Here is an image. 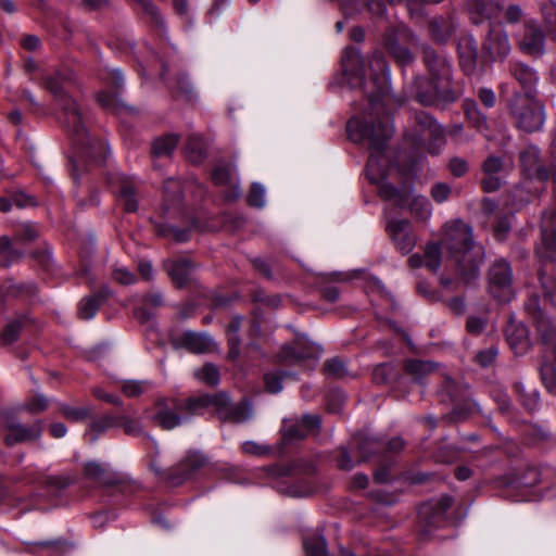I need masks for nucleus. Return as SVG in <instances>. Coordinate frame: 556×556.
<instances>
[{
    "label": "nucleus",
    "mask_w": 556,
    "mask_h": 556,
    "mask_svg": "<svg viewBox=\"0 0 556 556\" xmlns=\"http://www.w3.org/2000/svg\"><path fill=\"white\" fill-rule=\"evenodd\" d=\"M167 274L172 281L178 287H185L191 279L192 263L187 258L168 261L165 263Z\"/></svg>",
    "instance_id": "obj_25"
},
{
    "label": "nucleus",
    "mask_w": 556,
    "mask_h": 556,
    "mask_svg": "<svg viewBox=\"0 0 556 556\" xmlns=\"http://www.w3.org/2000/svg\"><path fill=\"white\" fill-rule=\"evenodd\" d=\"M241 326V318L239 316H235L229 325L227 326V337H228V345H229V357L231 359H236L240 355V339L238 332Z\"/></svg>",
    "instance_id": "obj_33"
},
{
    "label": "nucleus",
    "mask_w": 556,
    "mask_h": 556,
    "mask_svg": "<svg viewBox=\"0 0 556 556\" xmlns=\"http://www.w3.org/2000/svg\"><path fill=\"white\" fill-rule=\"evenodd\" d=\"M204 463L205 458L202 455L198 453H190L180 460L175 468L162 471L154 466L153 468L163 480H166L172 485H178L190 478L194 471L204 465Z\"/></svg>",
    "instance_id": "obj_8"
},
{
    "label": "nucleus",
    "mask_w": 556,
    "mask_h": 556,
    "mask_svg": "<svg viewBox=\"0 0 556 556\" xmlns=\"http://www.w3.org/2000/svg\"><path fill=\"white\" fill-rule=\"evenodd\" d=\"M301 422L303 429L306 430V435H309L318 433L321 420L318 415H304Z\"/></svg>",
    "instance_id": "obj_53"
},
{
    "label": "nucleus",
    "mask_w": 556,
    "mask_h": 556,
    "mask_svg": "<svg viewBox=\"0 0 556 556\" xmlns=\"http://www.w3.org/2000/svg\"><path fill=\"white\" fill-rule=\"evenodd\" d=\"M325 370L334 376H342L344 374L345 366L342 361L332 358L325 363Z\"/></svg>",
    "instance_id": "obj_61"
},
{
    "label": "nucleus",
    "mask_w": 556,
    "mask_h": 556,
    "mask_svg": "<svg viewBox=\"0 0 556 556\" xmlns=\"http://www.w3.org/2000/svg\"><path fill=\"white\" fill-rule=\"evenodd\" d=\"M520 162L523 173L531 179L546 181L548 179V170L540 165L539 149L528 147L520 153Z\"/></svg>",
    "instance_id": "obj_19"
},
{
    "label": "nucleus",
    "mask_w": 556,
    "mask_h": 556,
    "mask_svg": "<svg viewBox=\"0 0 556 556\" xmlns=\"http://www.w3.org/2000/svg\"><path fill=\"white\" fill-rule=\"evenodd\" d=\"M92 393L97 399H100L116 406L122 405V400L117 395L106 393L99 387L93 388Z\"/></svg>",
    "instance_id": "obj_62"
},
{
    "label": "nucleus",
    "mask_w": 556,
    "mask_h": 556,
    "mask_svg": "<svg viewBox=\"0 0 556 556\" xmlns=\"http://www.w3.org/2000/svg\"><path fill=\"white\" fill-rule=\"evenodd\" d=\"M408 37L413 39L408 29L404 26L389 29L384 34L383 43L388 51L395 58L399 66H408L413 61L410 51L400 45V41H404Z\"/></svg>",
    "instance_id": "obj_12"
},
{
    "label": "nucleus",
    "mask_w": 556,
    "mask_h": 556,
    "mask_svg": "<svg viewBox=\"0 0 556 556\" xmlns=\"http://www.w3.org/2000/svg\"><path fill=\"white\" fill-rule=\"evenodd\" d=\"M528 314L533 318L538 326V330L542 333L543 343L546 346L541 364V378L546 389L556 394V346L552 342L548 332L549 321L545 319L540 306L538 298H531L526 304Z\"/></svg>",
    "instance_id": "obj_3"
},
{
    "label": "nucleus",
    "mask_w": 556,
    "mask_h": 556,
    "mask_svg": "<svg viewBox=\"0 0 556 556\" xmlns=\"http://www.w3.org/2000/svg\"><path fill=\"white\" fill-rule=\"evenodd\" d=\"M117 425L129 435H139L142 433V425L129 416L121 415L117 417Z\"/></svg>",
    "instance_id": "obj_46"
},
{
    "label": "nucleus",
    "mask_w": 556,
    "mask_h": 556,
    "mask_svg": "<svg viewBox=\"0 0 556 556\" xmlns=\"http://www.w3.org/2000/svg\"><path fill=\"white\" fill-rule=\"evenodd\" d=\"M544 34L535 23H527L523 33L519 35L518 43L522 52L540 56L544 52Z\"/></svg>",
    "instance_id": "obj_15"
},
{
    "label": "nucleus",
    "mask_w": 556,
    "mask_h": 556,
    "mask_svg": "<svg viewBox=\"0 0 556 556\" xmlns=\"http://www.w3.org/2000/svg\"><path fill=\"white\" fill-rule=\"evenodd\" d=\"M177 135L168 134L156 138L152 143V153L155 156H169L178 144Z\"/></svg>",
    "instance_id": "obj_34"
},
{
    "label": "nucleus",
    "mask_w": 556,
    "mask_h": 556,
    "mask_svg": "<svg viewBox=\"0 0 556 556\" xmlns=\"http://www.w3.org/2000/svg\"><path fill=\"white\" fill-rule=\"evenodd\" d=\"M225 403V393L208 394L201 393L198 395L190 396L186 400H181V406L187 420L192 416L204 414L208 409H214L218 415V409Z\"/></svg>",
    "instance_id": "obj_11"
},
{
    "label": "nucleus",
    "mask_w": 556,
    "mask_h": 556,
    "mask_svg": "<svg viewBox=\"0 0 556 556\" xmlns=\"http://www.w3.org/2000/svg\"><path fill=\"white\" fill-rule=\"evenodd\" d=\"M391 374V368L387 365H379L374 369L372 379L377 383H384L388 381Z\"/></svg>",
    "instance_id": "obj_63"
},
{
    "label": "nucleus",
    "mask_w": 556,
    "mask_h": 556,
    "mask_svg": "<svg viewBox=\"0 0 556 556\" xmlns=\"http://www.w3.org/2000/svg\"><path fill=\"white\" fill-rule=\"evenodd\" d=\"M12 201L13 204H15L20 208L29 205H35V200L31 197L24 194L23 192H16L12 194Z\"/></svg>",
    "instance_id": "obj_64"
},
{
    "label": "nucleus",
    "mask_w": 556,
    "mask_h": 556,
    "mask_svg": "<svg viewBox=\"0 0 556 556\" xmlns=\"http://www.w3.org/2000/svg\"><path fill=\"white\" fill-rule=\"evenodd\" d=\"M20 45L27 51H37L41 47V40L36 35H24L20 40Z\"/></svg>",
    "instance_id": "obj_60"
},
{
    "label": "nucleus",
    "mask_w": 556,
    "mask_h": 556,
    "mask_svg": "<svg viewBox=\"0 0 556 556\" xmlns=\"http://www.w3.org/2000/svg\"><path fill=\"white\" fill-rule=\"evenodd\" d=\"M425 266L432 271H437L441 264V249L435 243H428L424 256Z\"/></svg>",
    "instance_id": "obj_41"
},
{
    "label": "nucleus",
    "mask_w": 556,
    "mask_h": 556,
    "mask_svg": "<svg viewBox=\"0 0 556 556\" xmlns=\"http://www.w3.org/2000/svg\"><path fill=\"white\" fill-rule=\"evenodd\" d=\"M164 210L169 211L170 207H179L182 202L181 182L176 179H168L164 182Z\"/></svg>",
    "instance_id": "obj_29"
},
{
    "label": "nucleus",
    "mask_w": 556,
    "mask_h": 556,
    "mask_svg": "<svg viewBox=\"0 0 556 556\" xmlns=\"http://www.w3.org/2000/svg\"><path fill=\"white\" fill-rule=\"evenodd\" d=\"M85 477L104 486H112L122 481V477L106 465L88 462L84 468Z\"/></svg>",
    "instance_id": "obj_20"
},
{
    "label": "nucleus",
    "mask_w": 556,
    "mask_h": 556,
    "mask_svg": "<svg viewBox=\"0 0 556 556\" xmlns=\"http://www.w3.org/2000/svg\"><path fill=\"white\" fill-rule=\"evenodd\" d=\"M185 153L192 163H200L206 155V146L201 135L191 134L187 138Z\"/></svg>",
    "instance_id": "obj_30"
},
{
    "label": "nucleus",
    "mask_w": 556,
    "mask_h": 556,
    "mask_svg": "<svg viewBox=\"0 0 556 556\" xmlns=\"http://www.w3.org/2000/svg\"><path fill=\"white\" fill-rule=\"evenodd\" d=\"M5 429L8 434L4 437V443L8 446H13L18 443L38 440L42 433L41 424L35 422L31 426L22 424H9Z\"/></svg>",
    "instance_id": "obj_17"
},
{
    "label": "nucleus",
    "mask_w": 556,
    "mask_h": 556,
    "mask_svg": "<svg viewBox=\"0 0 556 556\" xmlns=\"http://www.w3.org/2000/svg\"><path fill=\"white\" fill-rule=\"evenodd\" d=\"M22 329V320L15 319L8 323L1 333V343L3 345H10L15 342L18 338Z\"/></svg>",
    "instance_id": "obj_42"
},
{
    "label": "nucleus",
    "mask_w": 556,
    "mask_h": 556,
    "mask_svg": "<svg viewBox=\"0 0 556 556\" xmlns=\"http://www.w3.org/2000/svg\"><path fill=\"white\" fill-rule=\"evenodd\" d=\"M448 169L455 177H462L468 172V163L466 160L455 156L450 160Z\"/></svg>",
    "instance_id": "obj_54"
},
{
    "label": "nucleus",
    "mask_w": 556,
    "mask_h": 556,
    "mask_svg": "<svg viewBox=\"0 0 556 556\" xmlns=\"http://www.w3.org/2000/svg\"><path fill=\"white\" fill-rule=\"evenodd\" d=\"M442 247L465 282L478 277L479 267L483 262V251L482 248L475 247L472 230L467 224L460 220L446 224Z\"/></svg>",
    "instance_id": "obj_2"
},
{
    "label": "nucleus",
    "mask_w": 556,
    "mask_h": 556,
    "mask_svg": "<svg viewBox=\"0 0 556 556\" xmlns=\"http://www.w3.org/2000/svg\"><path fill=\"white\" fill-rule=\"evenodd\" d=\"M466 7L473 23H480L498 13L500 0H466Z\"/></svg>",
    "instance_id": "obj_22"
},
{
    "label": "nucleus",
    "mask_w": 556,
    "mask_h": 556,
    "mask_svg": "<svg viewBox=\"0 0 556 556\" xmlns=\"http://www.w3.org/2000/svg\"><path fill=\"white\" fill-rule=\"evenodd\" d=\"M511 328L507 329V340L511 346L513 350H515L516 353L523 352L528 346V340L526 337V330L523 328L517 329L518 336L516 338L513 337L510 333Z\"/></svg>",
    "instance_id": "obj_50"
},
{
    "label": "nucleus",
    "mask_w": 556,
    "mask_h": 556,
    "mask_svg": "<svg viewBox=\"0 0 556 556\" xmlns=\"http://www.w3.org/2000/svg\"><path fill=\"white\" fill-rule=\"evenodd\" d=\"M515 78L520 84L525 94H531L532 87L536 83L534 72H515Z\"/></svg>",
    "instance_id": "obj_52"
},
{
    "label": "nucleus",
    "mask_w": 556,
    "mask_h": 556,
    "mask_svg": "<svg viewBox=\"0 0 556 556\" xmlns=\"http://www.w3.org/2000/svg\"><path fill=\"white\" fill-rule=\"evenodd\" d=\"M541 232L543 245L538 253L541 257L552 260L556 254V211L543 215Z\"/></svg>",
    "instance_id": "obj_16"
},
{
    "label": "nucleus",
    "mask_w": 556,
    "mask_h": 556,
    "mask_svg": "<svg viewBox=\"0 0 556 556\" xmlns=\"http://www.w3.org/2000/svg\"><path fill=\"white\" fill-rule=\"evenodd\" d=\"M405 370L415 380H420L424 376L434 370V365L430 362L419 359H410L405 363Z\"/></svg>",
    "instance_id": "obj_36"
},
{
    "label": "nucleus",
    "mask_w": 556,
    "mask_h": 556,
    "mask_svg": "<svg viewBox=\"0 0 556 556\" xmlns=\"http://www.w3.org/2000/svg\"><path fill=\"white\" fill-rule=\"evenodd\" d=\"M301 342H296L294 346L286 348V352L288 355L292 356L293 358L298 361H302L305 358H313L316 357L318 354V350L314 346L306 348L305 350H301Z\"/></svg>",
    "instance_id": "obj_47"
},
{
    "label": "nucleus",
    "mask_w": 556,
    "mask_h": 556,
    "mask_svg": "<svg viewBox=\"0 0 556 556\" xmlns=\"http://www.w3.org/2000/svg\"><path fill=\"white\" fill-rule=\"evenodd\" d=\"M417 89L416 97L424 104H432L437 100L453 99L448 85L441 86L438 75L430 72L427 75L416 78Z\"/></svg>",
    "instance_id": "obj_7"
},
{
    "label": "nucleus",
    "mask_w": 556,
    "mask_h": 556,
    "mask_svg": "<svg viewBox=\"0 0 556 556\" xmlns=\"http://www.w3.org/2000/svg\"><path fill=\"white\" fill-rule=\"evenodd\" d=\"M38 237L35 225L25 223L15 232L14 240L18 242H30Z\"/></svg>",
    "instance_id": "obj_48"
},
{
    "label": "nucleus",
    "mask_w": 556,
    "mask_h": 556,
    "mask_svg": "<svg viewBox=\"0 0 556 556\" xmlns=\"http://www.w3.org/2000/svg\"><path fill=\"white\" fill-rule=\"evenodd\" d=\"M194 377L210 386H216L219 382V370L213 364H205L194 371Z\"/></svg>",
    "instance_id": "obj_39"
},
{
    "label": "nucleus",
    "mask_w": 556,
    "mask_h": 556,
    "mask_svg": "<svg viewBox=\"0 0 556 556\" xmlns=\"http://www.w3.org/2000/svg\"><path fill=\"white\" fill-rule=\"evenodd\" d=\"M252 416V408L249 404L230 405L227 394H225V403L218 409V417L223 420L232 422H244Z\"/></svg>",
    "instance_id": "obj_27"
},
{
    "label": "nucleus",
    "mask_w": 556,
    "mask_h": 556,
    "mask_svg": "<svg viewBox=\"0 0 556 556\" xmlns=\"http://www.w3.org/2000/svg\"><path fill=\"white\" fill-rule=\"evenodd\" d=\"M251 206L263 207L265 204V189L261 184L254 182L248 197Z\"/></svg>",
    "instance_id": "obj_51"
},
{
    "label": "nucleus",
    "mask_w": 556,
    "mask_h": 556,
    "mask_svg": "<svg viewBox=\"0 0 556 556\" xmlns=\"http://www.w3.org/2000/svg\"><path fill=\"white\" fill-rule=\"evenodd\" d=\"M540 280L545 298L556 305V278L540 273Z\"/></svg>",
    "instance_id": "obj_49"
},
{
    "label": "nucleus",
    "mask_w": 556,
    "mask_h": 556,
    "mask_svg": "<svg viewBox=\"0 0 556 556\" xmlns=\"http://www.w3.org/2000/svg\"><path fill=\"white\" fill-rule=\"evenodd\" d=\"M151 387L147 380H124L122 392L128 397H136L147 392Z\"/></svg>",
    "instance_id": "obj_40"
},
{
    "label": "nucleus",
    "mask_w": 556,
    "mask_h": 556,
    "mask_svg": "<svg viewBox=\"0 0 556 556\" xmlns=\"http://www.w3.org/2000/svg\"><path fill=\"white\" fill-rule=\"evenodd\" d=\"M503 170V162L500 157L491 155L482 163L484 177L481 186L485 192H493L501 188L502 180L500 174Z\"/></svg>",
    "instance_id": "obj_21"
},
{
    "label": "nucleus",
    "mask_w": 556,
    "mask_h": 556,
    "mask_svg": "<svg viewBox=\"0 0 556 556\" xmlns=\"http://www.w3.org/2000/svg\"><path fill=\"white\" fill-rule=\"evenodd\" d=\"M489 280L493 296L500 301L509 300L513 275L511 268L506 261L500 260L491 266Z\"/></svg>",
    "instance_id": "obj_10"
},
{
    "label": "nucleus",
    "mask_w": 556,
    "mask_h": 556,
    "mask_svg": "<svg viewBox=\"0 0 556 556\" xmlns=\"http://www.w3.org/2000/svg\"><path fill=\"white\" fill-rule=\"evenodd\" d=\"M49 400L43 394H36L30 397L25 404L24 409L31 414H39L47 409Z\"/></svg>",
    "instance_id": "obj_45"
},
{
    "label": "nucleus",
    "mask_w": 556,
    "mask_h": 556,
    "mask_svg": "<svg viewBox=\"0 0 556 556\" xmlns=\"http://www.w3.org/2000/svg\"><path fill=\"white\" fill-rule=\"evenodd\" d=\"M420 141L431 154H438L445 143V132L440 124L426 113L416 116Z\"/></svg>",
    "instance_id": "obj_9"
},
{
    "label": "nucleus",
    "mask_w": 556,
    "mask_h": 556,
    "mask_svg": "<svg viewBox=\"0 0 556 556\" xmlns=\"http://www.w3.org/2000/svg\"><path fill=\"white\" fill-rule=\"evenodd\" d=\"M342 70H364L365 61L355 47H348L341 56Z\"/></svg>",
    "instance_id": "obj_35"
},
{
    "label": "nucleus",
    "mask_w": 556,
    "mask_h": 556,
    "mask_svg": "<svg viewBox=\"0 0 556 556\" xmlns=\"http://www.w3.org/2000/svg\"><path fill=\"white\" fill-rule=\"evenodd\" d=\"M109 181L112 187L117 188L119 197L124 201L125 210L127 212L137 211L138 203L135 198L137 186L134 179L124 174L116 173L110 177Z\"/></svg>",
    "instance_id": "obj_18"
},
{
    "label": "nucleus",
    "mask_w": 556,
    "mask_h": 556,
    "mask_svg": "<svg viewBox=\"0 0 556 556\" xmlns=\"http://www.w3.org/2000/svg\"><path fill=\"white\" fill-rule=\"evenodd\" d=\"M212 181L215 186H229L230 190L224 193L227 201H235L240 197L239 182L232 184V170L228 165L216 166L211 174Z\"/></svg>",
    "instance_id": "obj_23"
},
{
    "label": "nucleus",
    "mask_w": 556,
    "mask_h": 556,
    "mask_svg": "<svg viewBox=\"0 0 556 556\" xmlns=\"http://www.w3.org/2000/svg\"><path fill=\"white\" fill-rule=\"evenodd\" d=\"M459 63L463 70H471L476 66L478 55L477 42L471 37H464L457 46Z\"/></svg>",
    "instance_id": "obj_28"
},
{
    "label": "nucleus",
    "mask_w": 556,
    "mask_h": 556,
    "mask_svg": "<svg viewBox=\"0 0 556 556\" xmlns=\"http://www.w3.org/2000/svg\"><path fill=\"white\" fill-rule=\"evenodd\" d=\"M23 256V252L15 249L8 236L0 237V266L9 267Z\"/></svg>",
    "instance_id": "obj_31"
},
{
    "label": "nucleus",
    "mask_w": 556,
    "mask_h": 556,
    "mask_svg": "<svg viewBox=\"0 0 556 556\" xmlns=\"http://www.w3.org/2000/svg\"><path fill=\"white\" fill-rule=\"evenodd\" d=\"M283 437L287 440H301L306 435V430L303 429L301 420L285 422L283 425Z\"/></svg>",
    "instance_id": "obj_43"
},
{
    "label": "nucleus",
    "mask_w": 556,
    "mask_h": 556,
    "mask_svg": "<svg viewBox=\"0 0 556 556\" xmlns=\"http://www.w3.org/2000/svg\"><path fill=\"white\" fill-rule=\"evenodd\" d=\"M469 122L478 129L483 130L486 127V117L481 114L475 106L466 110Z\"/></svg>",
    "instance_id": "obj_55"
},
{
    "label": "nucleus",
    "mask_w": 556,
    "mask_h": 556,
    "mask_svg": "<svg viewBox=\"0 0 556 556\" xmlns=\"http://www.w3.org/2000/svg\"><path fill=\"white\" fill-rule=\"evenodd\" d=\"M180 343L188 351L197 354L207 353L214 348V340L208 334L193 331L184 332Z\"/></svg>",
    "instance_id": "obj_24"
},
{
    "label": "nucleus",
    "mask_w": 556,
    "mask_h": 556,
    "mask_svg": "<svg viewBox=\"0 0 556 556\" xmlns=\"http://www.w3.org/2000/svg\"><path fill=\"white\" fill-rule=\"evenodd\" d=\"M181 400L176 397L160 399L155 403L153 422L164 430H172L188 421L181 406Z\"/></svg>",
    "instance_id": "obj_6"
},
{
    "label": "nucleus",
    "mask_w": 556,
    "mask_h": 556,
    "mask_svg": "<svg viewBox=\"0 0 556 556\" xmlns=\"http://www.w3.org/2000/svg\"><path fill=\"white\" fill-rule=\"evenodd\" d=\"M510 112L517 126L527 132L540 130L545 121L544 108L533 94H516Z\"/></svg>",
    "instance_id": "obj_4"
},
{
    "label": "nucleus",
    "mask_w": 556,
    "mask_h": 556,
    "mask_svg": "<svg viewBox=\"0 0 556 556\" xmlns=\"http://www.w3.org/2000/svg\"><path fill=\"white\" fill-rule=\"evenodd\" d=\"M114 279L122 285H131L135 282L136 277L125 267H117L113 271Z\"/></svg>",
    "instance_id": "obj_59"
},
{
    "label": "nucleus",
    "mask_w": 556,
    "mask_h": 556,
    "mask_svg": "<svg viewBox=\"0 0 556 556\" xmlns=\"http://www.w3.org/2000/svg\"><path fill=\"white\" fill-rule=\"evenodd\" d=\"M60 412L66 419L71 421H79L86 419L90 413L86 407H73L65 404L60 406Z\"/></svg>",
    "instance_id": "obj_44"
},
{
    "label": "nucleus",
    "mask_w": 556,
    "mask_h": 556,
    "mask_svg": "<svg viewBox=\"0 0 556 556\" xmlns=\"http://www.w3.org/2000/svg\"><path fill=\"white\" fill-rule=\"evenodd\" d=\"M457 27V21L453 16H448L433 20L429 29L433 40L443 43L454 36Z\"/></svg>",
    "instance_id": "obj_26"
},
{
    "label": "nucleus",
    "mask_w": 556,
    "mask_h": 556,
    "mask_svg": "<svg viewBox=\"0 0 556 556\" xmlns=\"http://www.w3.org/2000/svg\"><path fill=\"white\" fill-rule=\"evenodd\" d=\"M387 230L396 249L403 254L409 253L416 244V236L409 230V222L406 219H392L388 223Z\"/></svg>",
    "instance_id": "obj_14"
},
{
    "label": "nucleus",
    "mask_w": 556,
    "mask_h": 556,
    "mask_svg": "<svg viewBox=\"0 0 556 556\" xmlns=\"http://www.w3.org/2000/svg\"><path fill=\"white\" fill-rule=\"evenodd\" d=\"M413 215L420 220H427L431 215V204L426 197L413 195L409 204Z\"/></svg>",
    "instance_id": "obj_38"
},
{
    "label": "nucleus",
    "mask_w": 556,
    "mask_h": 556,
    "mask_svg": "<svg viewBox=\"0 0 556 556\" xmlns=\"http://www.w3.org/2000/svg\"><path fill=\"white\" fill-rule=\"evenodd\" d=\"M45 81L46 88L58 99L65 114V123L68 129H71V131L77 137L83 136L85 134V128L81 113L76 102L67 97L63 83L61 81L60 74L58 72H53L45 78Z\"/></svg>",
    "instance_id": "obj_5"
},
{
    "label": "nucleus",
    "mask_w": 556,
    "mask_h": 556,
    "mask_svg": "<svg viewBox=\"0 0 556 556\" xmlns=\"http://www.w3.org/2000/svg\"><path fill=\"white\" fill-rule=\"evenodd\" d=\"M340 84L350 88H359L368 97L371 114L376 115L378 123L366 124L359 132L356 119L348 123V132L353 140H369L370 147L380 152L387 140L392 136L393 128L390 123L389 106L394 99L391 94L389 72H340Z\"/></svg>",
    "instance_id": "obj_1"
},
{
    "label": "nucleus",
    "mask_w": 556,
    "mask_h": 556,
    "mask_svg": "<svg viewBox=\"0 0 556 556\" xmlns=\"http://www.w3.org/2000/svg\"><path fill=\"white\" fill-rule=\"evenodd\" d=\"M267 391L278 393L282 390V377L275 372L266 374L264 377Z\"/></svg>",
    "instance_id": "obj_57"
},
{
    "label": "nucleus",
    "mask_w": 556,
    "mask_h": 556,
    "mask_svg": "<svg viewBox=\"0 0 556 556\" xmlns=\"http://www.w3.org/2000/svg\"><path fill=\"white\" fill-rule=\"evenodd\" d=\"M451 193V188L446 184L438 182L431 189V197L438 203L445 201Z\"/></svg>",
    "instance_id": "obj_58"
},
{
    "label": "nucleus",
    "mask_w": 556,
    "mask_h": 556,
    "mask_svg": "<svg viewBox=\"0 0 556 556\" xmlns=\"http://www.w3.org/2000/svg\"><path fill=\"white\" fill-rule=\"evenodd\" d=\"M496 355H497V350L495 348L491 346L486 350H483V351H480L479 353H477L476 361L482 367H488L493 364V362L496 358Z\"/></svg>",
    "instance_id": "obj_56"
},
{
    "label": "nucleus",
    "mask_w": 556,
    "mask_h": 556,
    "mask_svg": "<svg viewBox=\"0 0 556 556\" xmlns=\"http://www.w3.org/2000/svg\"><path fill=\"white\" fill-rule=\"evenodd\" d=\"M104 301L105 296L102 293L83 299L78 309L79 317L85 320L93 318Z\"/></svg>",
    "instance_id": "obj_32"
},
{
    "label": "nucleus",
    "mask_w": 556,
    "mask_h": 556,
    "mask_svg": "<svg viewBox=\"0 0 556 556\" xmlns=\"http://www.w3.org/2000/svg\"><path fill=\"white\" fill-rule=\"evenodd\" d=\"M114 426H117V418L111 415H104L90 425L86 435L89 437L91 442H93L97 440L99 433H102Z\"/></svg>",
    "instance_id": "obj_37"
},
{
    "label": "nucleus",
    "mask_w": 556,
    "mask_h": 556,
    "mask_svg": "<svg viewBox=\"0 0 556 556\" xmlns=\"http://www.w3.org/2000/svg\"><path fill=\"white\" fill-rule=\"evenodd\" d=\"M483 49L492 61H502L510 52L508 36L501 24L493 25L483 42Z\"/></svg>",
    "instance_id": "obj_13"
}]
</instances>
